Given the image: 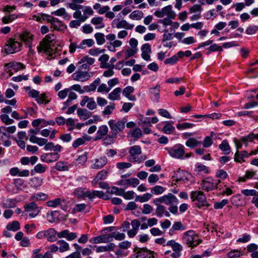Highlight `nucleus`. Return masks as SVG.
Wrapping results in <instances>:
<instances>
[{"label": "nucleus", "mask_w": 258, "mask_h": 258, "mask_svg": "<svg viewBox=\"0 0 258 258\" xmlns=\"http://www.w3.org/2000/svg\"><path fill=\"white\" fill-rule=\"evenodd\" d=\"M122 42L119 40H115L113 42L107 43V49L112 52H115L116 51V48L120 47L122 45Z\"/></svg>", "instance_id": "72a5a7b5"}, {"label": "nucleus", "mask_w": 258, "mask_h": 258, "mask_svg": "<svg viewBox=\"0 0 258 258\" xmlns=\"http://www.w3.org/2000/svg\"><path fill=\"white\" fill-rule=\"evenodd\" d=\"M16 205V201L14 199H8L3 200L0 205L3 208H10L15 207Z\"/></svg>", "instance_id": "473e14b6"}, {"label": "nucleus", "mask_w": 258, "mask_h": 258, "mask_svg": "<svg viewBox=\"0 0 258 258\" xmlns=\"http://www.w3.org/2000/svg\"><path fill=\"white\" fill-rule=\"evenodd\" d=\"M104 19L103 17L97 16L92 18L91 23L92 25L95 26L96 29H101L105 27V25L103 22Z\"/></svg>", "instance_id": "5701e85b"}, {"label": "nucleus", "mask_w": 258, "mask_h": 258, "mask_svg": "<svg viewBox=\"0 0 258 258\" xmlns=\"http://www.w3.org/2000/svg\"><path fill=\"white\" fill-rule=\"evenodd\" d=\"M219 147L225 154H228L230 152V147L226 140H223L222 143L219 145Z\"/></svg>", "instance_id": "09e8293b"}, {"label": "nucleus", "mask_w": 258, "mask_h": 258, "mask_svg": "<svg viewBox=\"0 0 258 258\" xmlns=\"http://www.w3.org/2000/svg\"><path fill=\"white\" fill-rule=\"evenodd\" d=\"M95 62V59L88 55L82 57L78 62L77 66L79 70H89L91 66Z\"/></svg>", "instance_id": "1a4fd4ad"}, {"label": "nucleus", "mask_w": 258, "mask_h": 258, "mask_svg": "<svg viewBox=\"0 0 258 258\" xmlns=\"http://www.w3.org/2000/svg\"><path fill=\"white\" fill-rule=\"evenodd\" d=\"M121 92V89L120 88H116L108 94V98L111 100H119Z\"/></svg>", "instance_id": "7c9ffc66"}, {"label": "nucleus", "mask_w": 258, "mask_h": 258, "mask_svg": "<svg viewBox=\"0 0 258 258\" xmlns=\"http://www.w3.org/2000/svg\"><path fill=\"white\" fill-rule=\"evenodd\" d=\"M43 179L41 177H34L30 179V185L33 188H37L43 183Z\"/></svg>", "instance_id": "f704fd0d"}, {"label": "nucleus", "mask_w": 258, "mask_h": 258, "mask_svg": "<svg viewBox=\"0 0 258 258\" xmlns=\"http://www.w3.org/2000/svg\"><path fill=\"white\" fill-rule=\"evenodd\" d=\"M2 121L7 125L13 124L14 122V120L11 119L6 114H3L0 116Z\"/></svg>", "instance_id": "bf43d9fd"}, {"label": "nucleus", "mask_w": 258, "mask_h": 258, "mask_svg": "<svg viewBox=\"0 0 258 258\" xmlns=\"http://www.w3.org/2000/svg\"><path fill=\"white\" fill-rule=\"evenodd\" d=\"M195 171L198 174H200L201 173H208V168L207 167H206L205 165L203 164H198L196 165Z\"/></svg>", "instance_id": "13d9d810"}, {"label": "nucleus", "mask_w": 258, "mask_h": 258, "mask_svg": "<svg viewBox=\"0 0 258 258\" xmlns=\"http://www.w3.org/2000/svg\"><path fill=\"white\" fill-rule=\"evenodd\" d=\"M86 137H83L82 138L76 139L73 143L72 146L74 149H76L79 146L83 145L85 142L88 141Z\"/></svg>", "instance_id": "5fc2aeb1"}, {"label": "nucleus", "mask_w": 258, "mask_h": 258, "mask_svg": "<svg viewBox=\"0 0 258 258\" xmlns=\"http://www.w3.org/2000/svg\"><path fill=\"white\" fill-rule=\"evenodd\" d=\"M242 255V253L241 251L235 249L231 250L227 253V256L229 258L239 257Z\"/></svg>", "instance_id": "052dcab7"}, {"label": "nucleus", "mask_w": 258, "mask_h": 258, "mask_svg": "<svg viewBox=\"0 0 258 258\" xmlns=\"http://www.w3.org/2000/svg\"><path fill=\"white\" fill-rule=\"evenodd\" d=\"M190 197L192 201H198L199 203L198 204L197 206L199 208L205 205V203H206V198L203 191H192L190 194Z\"/></svg>", "instance_id": "9d476101"}, {"label": "nucleus", "mask_w": 258, "mask_h": 258, "mask_svg": "<svg viewBox=\"0 0 258 258\" xmlns=\"http://www.w3.org/2000/svg\"><path fill=\"white\" fill-rule=\"evenodd\" d=\"M54 39V35L51 34L46 35L37 46L38 51L42 53L48 52L52 57V54L51 53V46L53 45L52 43Z\"/></svg>", "instance_id": "f257e3e1"}, {"label": "nucleus", "mask_w": 258, "mask_h": 258, "mask_svg": "<svg viewBox=\"0 0 258 258\" xmlns=\"http://www.w3.org/2000/svg\"><path fill=\"white\" fill-rule=\"evenodd\" d=\"M94 37L99 45H102L105 42V35L103 33L97 32L94 34Z\"/></svg>", "instance_id": "49530a36"}, {"label": "nucleus", "mask_w": 258, "mask_h": 258, "mask_svg": "<svg viewBox=\"0 0 258 258\" xmlns=\"http://www.w3.org/2000/svg\"><path fill=\"white\" fill-rule=\"evenodd\" d=\"M203 9L201 5H194L192 7H191L189 9V13L192 14H201Z\"/></svg>", "instance_id": "680f3d73"}, {"label": "nucleus", "mask_w": 258, "mask_h": 258, "mask_svg": "<svg viewBox=\"0 0 258 258\" xmlns=\"http://www.w3.org/2000/svg\"><path fill=\"white\" fill-rule=\"evenodd\" d=\"M83 14L80 10L75 11L73 13V17L74 18H79L82 22L86 21L89 17L93 15L94 11L90 6H85L83 10Z\"/></svg>", "instance_id": "6e6552de"}, {"label": "nucleus", "mask_w": 258, "mask_h": 258, "mask_svg": "<svg viewBox=\"0 0 258 258\" xmlns=\"http://www.w3.org/2000/svg\"><path fill=\"white\" fill-rule=\"evenodd\" d=\"M258 30V26L256 25H250L248 26L245 31L247 35H253Z\"/></svg>", "instance_id": "774afa93"}, {"label": "nucleus", "mask_w": 258, "mask_h": 258, "mask_svg": "<svg viewBox=\"0 0 258 258\" xmlns=\"http://www.w3.org/2000/svg\"><path fill=\"white\" fill-rule=\"evenodd\" d=\"M51 24L52 28L57 31L62 30L66 28L62 22L56 18H51Z\"/></svg>", "instance_id": "a878e982"}, {"label": "nucleus", "mask_w": 258, "mask_h": 258, "mask_svg": "<svg viewBox=\"0 0 258 258\" xmlns=\"http://www.w3.org/2000/svg\"><path fill=\"white\" fill-rule=\"evenodd\" d=\"M114 108L115 104L112 103L105 107L104 110L102 112V114L104 116L108 117L110 114H112Z\"/></svg>", "instance_id": "c03bdc74"}, {"label": "nucleus", "mask_w": 258, "mask_h": 258, "mask_svg": "<svg viewBox=\"0 0 258 258\" xmlns=\"http://www.w3.org/2000/svg\"><path fill=\"white\" fill-rule=\"evenodd\" d=\"M77 114L82 120H85L90 118L92 113L85 108H79L77 110Z\"/></svg>", "instance_id": "bb28decb"}, {"label": "nucleus", "mask_w": 258, "mask_h": 258, "mask_svg": "<svg viewBox=\"0 0 258 258\" xmlns=\"http://www.w3.org/2000/svg\"><path fill=\"white\" fill-rule=\"evenodd\" d=\"M202 144L200 140H198L196 138H189L185 142V145L190 148H194L198 147Z\"/></svg>", "instance_id": "c9c22d12"}, {"label": "nucleus", "mask_w": 258, "mask_h": 258, "mask_svg": "<svg viewBox=\"0 0 258 258\" xmlns=\"http://www.w3.org/2000/svg\"><path fill=\"white\" fill-rule=\"evenodd\" d=\"M105 51L104 49H101L99 48H91L89 50L88 53L92 56H97Z\"/></svg>", "instance_id": "0e129e2a"}, {"label": "nucleus", "mask_w": 258, "mask_h": 258, "mask_svg": "<svg viewBox=\"0 0 258 258\" xmlns=\"http://www.w3.org/2000/svg\"><path fill=\"white\" fill-rule=\"evenodd\" d=\"M4 67L6 68V71L9 69H12L13 70H14L15 71L17 72L19 70L24 69L25 66L24 64L21 62L12 61L9 63H6L4 65Z\"/></svg>", "instance_id": "b1692460"}, {"label": "nucleus", "mask_w": 258, "mask_h": 258, "mask_svg": "<svg viewBox=\"0 0 258 258\" xmlns=\"http://www.w3.org/2000/svg\"><path fill=\"white\" fill-rule=\"evenodd\" d=\"M108 132V128L106 125H101L97 132L96 138L97 139H102L104 136L106 135Z\"/></svg>", "instance_id": "4c0bfd02"}, {"label": "nucleus", "mask_w": 258, "mask_h": 258, "mask_svg": "<svg viewBox=\"0 0 258 258\" xmlns=\"http://www.w3.org/2000/svg\"><path fill=\"white\" fill-rule=\"evenodd\" d=\"M155 253L147 248H135L130 258H154Z\"/></svg>", "instance_id": "20e7f679"}, {"label": "nucleus", "mask_w": 258, "mask_h": 258, "mask_svg": "<svg viewBox=\"0 0 258 258\" xmlns=\"http://www.w3.org/2000/svg\"><path fill=\"white\" fill-rule=\"evenodd\" d=\"M250 153H248L246 151H237L234 155V160L239 163H242L244 161V159L248 158Z\"/></svg>", "instance_id": "393cba45"}, {"label": "nucleus", "mask_w": 258, "mask_h": 258, "mask_svg": "<svg viewBox=\"0 0 258 258\" xmlns=\"http://www.w3.org/2000/svg\"><path fill=\"white\" fill-rule=\"evenodd\" d=\"M110 241L109 234L100 235L92 237L90 239V242L93 244L107 243Z\"/></svg>", "instance_id": "aec40b11"}, {"label": "nucleus", "mask_w": 258, "mask_h": 258, "mask_svg": "<svg viewBox=\"0 0 258 258\" xmlns=\"http://www.w3.org/2000/svg\"><path fill=\"white\" fill-rule=\"evenodd\" d=\"M151 192L154 195H160L165 191V188L160 185H156L151 189Z\"/></svg>", "instance_id": "e2e57ef3"}, {"label": "nucleus", "mask_w": 258, "mask_h": 258, "mask_svg": "<svg viewBox=\"0 0 258 258\" xmlns=\"http://www.w3.org/2000/svg\"><path fill=\"white\" fill-rule=\"evenodd\" d=\"M183 240L189 247H194L202 242L197 235L193 230H188L183 234Z\"/></svg>", "instance_id": "f03ea898"}, {"label": "nucleus", "mask_w": 258, "mask_h": 258, "mask_svg": "<svg viewBox=\"0 0 258 258\" xmlns=\"http://www.w3.org/2000/svg\"><path fill=\"white\" fill-rule=\"evenodd\" d=\"M165 150L171 157L175 159H182L185 155V147L180 144H177L171 148H166Z\"/></svg>", "instance_id": "7ed1b4c3"}, {"label": "nucleus", "mask_w": 258, "mask_h": 258, "mask_svg": "<svg viewBox=\"0 0 258 258\" xmlns=\"http://www.w3.org/2000/svg\"><path fill=\"white\" fill-rule=\"evenodd\" d=\"M57 243L59 245V250L60 252H63L70 249L69 244L63 240H60L57 241Z\"/></svg>", "instance_id": "3c124183"}, {"label": "nucleus", "mask_w": 258, "mask_h": 258, "mask_svg": "<svg viewBox=\"0 0 258 258\" xmlns=\"http://www.w3.org/2000/svg\"><path fill=\"white\" fill-rule=\"evenodd\" d=\"M89 199H92L95 197H97L99 198H102L104 199H106L104 198V194L102 191H98V190H93L92 191H89Z\"/></svg>", "instance_id": "864d4df0"}, {"label": "nucleus", "mask_w": 258, "mask_h": 258, "mask_svg": "<svg viewBox=\"0 0 258 258\" xmlns=\"http://www.w3.org/2000/svg\"><path fill=\"white\" fill-rule=\"evenodd\" d=\"M20 38L22 41L29 45L32 41L33 35L29 32H24L20 35Z\"/></svg>", "instance_id": "a19ab883"}, {"label": "nucleus", "mask_w": 258, "mask_h": 258, "mask_svg": "<svg viewBox=\"0 0 258 258\" xmlns=\"http://www.w3.org/2000/svg\"><path fill=\"white\" fill-rule=\"evenodd\" d=\"M51 14L57 16L62 17L65 20L68 21L71 18L70 15L67 12L66 9L63 8H60L55 11L52 12Z\"/></svg>", "instance_id": "cd10ccee"}, {"label": "nucleus", "mask_w": 258, "mask_h": 258, "mask_svg": "<svg viewBox=\"0 0 258 258\" xmlns=\"http://www.w3.org/2000/svg\"><path fill=\"white\" fill-rule=\"evenodd\" d=\"M109 234V237L114 238L117 240H122L124 239L125 235L123 233L119 232H114Z\"/></svg>", "instance_id": "4d7b16f0"}, {"label": "nucleus", "mask_w": 258, "mask_h": 258, "mask_svg": "<svg viewBox=\"0 0 258 258\" xmlns=\"http://www.w3.org/2000/svg\"><path fill=\"white\" fill-rule=\"evenodd\" d=\"M107 172L105 170L99 171L92 181L93 184H96L98 181L105 179L107 177Z\"/></svg>", "instance_id": "79ce46f5"}, {"label": "nucleus", "mask_w": 258, "mask_h": 258, "mask_svg": "<svg viewBox=\"0 0 258 258\" xmlns=\"http://www.w3.org/2000/svg\"><path fill=\"white\" fill-rule=\"evenodd\" d=\"M214 179L208 177L202 181L201 183V188L206 191H211L216 189Z\"/></svg>", "instance_id": "4468645a"}, {"label": "nucleus", "mask_w": 258, "mask_h": 258, "mask_svg": "<svg viewBox=\"0 0 258 258\" xmlns=\"http://www.w3.org/2000/svg\"><path fill=\"white\" fill-rule=\"evenodd\" d=\"M108 123L114 138H116L117 134L122 132L124 129L125 122L123 120L116 121L114 120L111 119L108 121Z\"/></svg>", "instance_id": "0eeeda50"}, {"label": "nucleus", "mask_w": 258, "mask_h": 258, "mask_svg": "<svg viewBox=\"0 0 258 258\" xmlns=\"http://www.w3.org/2000/svg\"><path fill=\"white\" fill-rule=\"evenodd\" d=\"M72 77L76 81L84 82L88 80L91 76L86 71H78L74 73Z\"/></svg>", "instance_id": "2eb2a0df"}, {"label": "nucleus", "mask_w": 258, "mask_h": 258, "mask_svg": "<svg viewBox=\"0 0 258 258\" xmlns=\"http://www.w3.org/2000/svg\"><path fill=\"white\" fill-rule=\"evenodd\" d=\"M90 190L86 188H78L75 190L74 194L78 198L88 197L89 198Z\"/></svg>", "instance_id": "2f4dec72"}, {"label": "nucleus", "mask_w": 258, "mask_h": 258, "mask_svg": "<svg viewBox=\"0 0 258 258\" xmlns=\"http://www.w3.org/2000/svg\"><path fill=\"white\" fill-rule=\"evenodd\" d=\"M22 44L12 38L10 39L7 44L6 51L8 53H13L20 50Z\"/></svg>", "instance_id": "f8f14e48"}, {"label": "nucleus", "mask_w": 258, "mask_h": 258, "mask_svg": "<svg viewBox=\"0 0 258 258\" xmlns=\"http://www.w3.org/2000/svg\"><path fill=\"white\" fill-rule=\"evenodd\" d=\"M112 27L117 29L124 28L125 29L131 30L134 27V25L128 23L124 20H119V19H115L111 23Z\"/></svg>", "instance_id": "ddd939ff"}, {"label": "nucleus", "mask_w": 258, "mask_h": 258, "mask_svg": "<svg viewBox=\"0 0 258 258\" xmlns=\"http://www.w3.org/2000/svg\"><path fill=\"white\" fill-rule=\"evenodd\" d=\"M47 240L49 242H54L57 240L56 235V231L53 228H49L47 230Z\"/></svg>", "instance_id": "e433bc0d"}, {"label": "nucleus", "mask_w": 258, "mask_h": 258, "mask_svg": "<svg viewBox=\"0 0 258 258\" xmlns=\"http://www.w3.org/2000/svg\"><path fill=\"white\" fill-rule=\"evenodd\" d=\"M101 68H109L110 69L105 71L103 73V76L105 77H110L114 75L113 69L114 68V64H106L105 66H101Z\"/></svg>", "instance_id": "a18cd8bd"}, {"label": "nucleus", "mask_w": 258, "mask_h": 258, "mask_svg": "<svg viewBox=\"0 0 258 258\" xmlns=\"http://www.w3.org/2000/svg\"><path fill=\"white\" fill-rule=\"evenodd\" d=\"M55 168L58 171H68L69 170V166L67 162L64 161H59L55 164Z\"/></svg>", "instance_id": "37998d69"}, {"label": "nucleus", "mask_w": 258, "mask_h": 258, "mask_svg": "<svg viewBox=\"0 0 258 258\" xmlns=\"http://www.w3.org/2000/svg\"><path fill=\"white\" fill-rule=\"evenodd\" d=\"M140 183L139 180L137 178H131L129 179H125L120 180L118 184L123 186H131L135 187Z\"/></svg>", "instance_id": "6ab92c4d"}, {"label": "nucleus", "mask_w": 258, "mask_h": 258, "mask_svg": "<svg viewBox=\"0 0 258 258\" xmlns=\"http://www.w3.org/2000/svg\"><path fill=\"white\" fill-rule=\"evenodd\" d=\"M20 226L19 222L14 221L11 223H9L7 226V229L8 230L16 231L20 229Z\"/></svg>", "instance_id": "6e6d98bb"}, {"label": "nucleus", "mask_w": 258, "mask_h": 258, "mask_svg": "<svg viewBox=\"0 0 258 258\" xmlns=\"http://www.w3.org/2000/svg\"><path fill=\"white\" fill-rule=\"evenodd\" d=\"M160 85H156V86L150 89V93L151 94V99L155 102H158L160 98Z\"/></svg>", "instance_id": "4be33fe9"}, {"label": "nucleus", "mask_w": 258, "mask_h": 258, "mask_svg": "<svg viewBox=\"0 0 258 258\" xmlns=\"http://www.w3.org/2000/svg\"><path fill=\"white\" fill-rule=\"evenodd\" d=\"M163 203L167 205H177L178 200L176 197L171 193L162 196Z\"/></svg>", "instance_id": "a211bd4d"}, {"label": "nucleus", "mask_w": 258, "mask_h": 258, "mask_svg": "<svg viewBox=\"0 0 258 258\" xmlns=\"http://www.w3.org/2000/svg\"><path fill=\"white\" fill-rule=\"evenodd\" d=\"M47 198L48 196L46 194L42 192H38L32 195L31 200L42 201L47 199Z\"/></svg>", "instance_id": "603ef678"}, {"label": "nucleus", "mask_w": 258, "mask_h": 258, "mask_svg": "<svg viewBox=\"0 0 258 258\" xmlns=\"http://www.w3.org/2000/svg\"><path fill=\"white\" fill-rule=\"evenodd\" d=\"M154 14L158 18L166 17L171 19H175L176 15L175 12L172 10L171 5H168L162 9H158L154 13Z\"/></svg>", "instance_id": "39448f33"}, {"label": "nucleus", "mask_w": 258, "mask_h": 258, "mask_svg": "<svg viewBox=\"0 0 258 258\" xmlns=\"http://www.w3.org/2000/svg\"><path fill=\"white\" fill-rule=\"evenodd\" d=\"M36 101L38 103L41 104H47L49 101L46 98V94L45 93H42L39 95L38 97L36 99Z\"/></svg>", "instance_id": "69168bd1"}, {"label": "nucleus", "mask_w": 258, "mask_h": 258, "mask_svg": "<svg viewBox=\"0 0 258 258\" xmlns=\"http://www.w3.org/2000/svg\"><path fill=\"white\" fill-rule=\"evenodd\" d=\"M152 197V195L150 193H146L143 196H137L135 199L136 201H139L141 203H144L148 201Z\"/></svg>", "instance_id": "de8ad7c7"}, {"label": "nucleus", "mask_w": 258, "mask_h": 258, "mask_svg": "<svg viewBox=\"0 0 258 258\" xmlns=\"http://www.w3.org/2000/svg\"><path fill=\"white\" fill-rule=\"evenodd\" d=\"M174 130V127L168 121L166 122L165 125L162 128V131L166 134H171Z\"/></svg>", "instance_id": "8fccbe9b"}, {"label": "nucleus", "mask_w": 258, "mask_h": 258, "mask_svg": "<svg viewBox=\"0 0 258 258\" xmlns=\"http://www.w3.org/2000/svg\"><path fill=\"white\" fill-rule=\"evenodd\" d=\"M59 158L58 153H48L43 154L40 156L41 160L46 163H51L57 161Z\"/></svg>", "instance_id": "dca6fc26"}, {"label": "nucleus", "mask_w": 258, "mask_h": 258, "mask_svg": "<svg viewBox=\"0 0 258 258\" xmlns=\"http://www.w3.org/2000/svg\"><path fill=\"white\" fill-rule=\"evenodd\" d=\"M84 2V0H72L71 3L67 4V7L76 11L82 8L83 6L80 4L83 3Z\"/></svg>", "instance_id": "c756f323"}, {"label": "nucleus", "mask_w": 258, "mask_h": 258, "mask_svg": "<svg viewBox=\"0 0 258 258\" xmlns=\"http://www.w3.org/2000/svg\"><path fill=\"white\" fill-rule=\"evenodd\" d=\"M91 167L95 169H99L103 167L107 163V159L105 156L95 159L92 161Z\"/></svg>", "instance_id": "f3484780"}, {"label": "nucleus", "mask_w": 258, "mask_h": 258, "mask_svg": "<svg viewBox=\"0 0 258 258\" xmlns=\"http://www.w3.org/2000/svg\"><path fill=\"white\" fill-rule=\"evenodd\" d=\"M129 154L131 156V158L130 159V161L132 162H141L143 160H145L146 159L145 156L141 157L142 160H140L135 157L137 155H140L142 153V150L140 146H134L130 148V150L128 151Z\"/></svg>", "instance_id": "9b49d317"}, {"label": "nucleus", "mask_w": 258, "mask_h": 258, "mask_svg": "<svg viewBox=\"0 0 258 258\" xmlns=\"http://www.w3.org/2000/svg\"><path fill=\"white\" fill-rule=\"evenodd\" d=\"M144 16V13L142 11L135 10L132 12L129 15V18L133 20H140Z\"/></svg>", "instance_id": "58836bf2"}, {"label": "nucleus", "mask_w": 258, "mask_h": 258, "mask_svg": "<svg viewBox=\"0 0 258 258\" xmlns=\"http://www.w3.org/2000/svg\"><path fill=\"white\" fill-rule=\"evenodd\" d=\"M24 207L25 210L23 214L25 215H29L32 218L35 217L41 210V208L38 207L34 202L26 204Z\"/></svg>", "instance_id": "423d86ee"}, {"label": "nucleus", "mask_w": 258, "mask_h": 258, "mask_svg": "<svg viewBox=\"0 0 258 258\" xmlns=\"http://www.w3.org/2000/svg\"><path fill=\"white\" fill-rule=\"evenodd\" d=\"M115 247V245L113 243H109L105 245L98 246L96 248L97 252H103L110 251H113Z\"/></svg>", "instance_id": "c85d7f7f"}, {"label": "nucleus", "mask_w": 258, "mask_h": 258, "mask_svg": "<svg viewBox=\"0 0 258 258\" xmlns=\"http://www.w3.org/2000/svg\"><path fill=\"white\" fill-rule=\"evenodd\" d=\"M166 210V207L162 205H158L156 209V213L157 216L160 218L163 217L164 215V213Z\"/></svg>", "instance_id": "338daca9"}, {"label": "nucleus", "mask_w": 258, "mask_h": 258, "mask_svg": "<svg viewBox=\"0 0 258 258\" xmlns=\"http://www.w3.org/2000/svg\"><path fill=\"white\" fill-rule=\"evenodd\" d=\"M142 57L147 61L150 60V53H151V48L149 44L146 43L142 45L141 48Z\"/></svg>", "instance_id": "412c9836"}, {"label": "nucleus", "mask_w": 258, "mask_h": 258, "mask_svg": "<svg viewBox=\"0 0 258 258\" xmlns=\"http://www.w3.org/2000/svg\"><path fill=\"white\" fill-rule=\"evenodd\" d=\"M29 141L31 143L37 144L40 146L45 145L47 142V140L46 139L38 138L34 136L31 137V138L29 139Z\"/></svg>", "instance_id": "ea45409f"}]
</instances>
